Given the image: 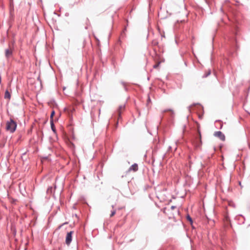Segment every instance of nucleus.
I'll list each match as a JSON object with an SVG mask.
<instances>
[{"label":"nucleus","instance_id":"obj_1","mask_svg":"<svg viewBox=\"0 0 250 250\" xmlns=\"http://www.w3.org/2000/svg\"><path fill=\"white\" fill-rule=\"evenodd\" d=\"M17 127V124L13 119L10 118L9 121L6 122V125L5 129L7 131H9L10 133H14Z\"/></svg>","mask_w":250,"mask_h":250},{"label":"nucleus","instance_id":"obj_2","mask_svg":"<svg viewBox=\"0 0 250 250\" xmlns=\"http://www.w3.org/2000/svg\"><path fill=\"white\" fill-rule=\"evenodd\" d=\"M197 136L195 137L192 142L196 149L199 148L202 145V143L201 140V133L200 130L199 129H197Z\"/></svg>","mask_w":250,"mask_h":250},{"label":"nucleus","instance_id":"obj_3","mask_svg":"<svg viewBox=\"0 0 250 250\" xmlns=\"http://www.w3.org/2000/svg\"><path fill=\"white\" fill-rule=\"evenodd\" d=\"M197 109L199 111L204 112L203 107L199 104H193L188 106V109L191 111L192 109Z\"/></svg>","mask_w":250,"mask_h":250},{"label":"nucleus","instance_id":"obj_4","mask_svg":"<svg viewBox=\"0 0 250 250\" xmlns=\"http://www.w3.org/2000/svg\"><path fill=\"white\" fill-rule=\"evenodd\" d=\"M73 231H70L67 233L66 237H65V244L69 246L72 242V234L73 233Z\"/></svg>","mask_w":250,"mask_h":250},{"label":"nucleus","instance_id":"obj_5","mask_svg":"<svg viewBox=\"0 0 250 250\" xmlns=\"http://www.w3.org/2000/svg\"><path fill=\"white\" fill-rule=\"evenodd\" d=\"M13 54V49L9 48L5 50V57L7 60H8Z\"/></svg>","mask_w":250,"mask_h":250},{"label":"nucleus","instance_id":"obj_6","mask_svg":"<svg viewBox=\"0 0 250 250\" xmlns=\"http://www.w3.org/2000/svg\"><path fill=\"white\" fill-rule=\"evenodd\" d=\"M214 136L219 138L222 141L225 140V135L220 131H215L214 133Z\"/></svg>","mask_w":250,"mask_h":250},{"label":"nucleus","instance_id":"obj_7","mask_svg":"<svg viewBox=\"0 0 250 250\" xmlns=\"http://www.w3.org/2000/svg\"><path fill=\"white\" fill-rule=\"evenodd\" d=\"M138 170V166L136 163H134L129 168H128L127 171L130 172L131 171H133L134 172H136Z\"/></svg>","mask_w":250,"mask_h":250},{"label":"nucleus","instance_id":"obj_8","mask_svg":"<svg viewBox=\"0 0 250 250\" xmlns=\"http://www.w3.org/2000/svg\"><path fill=\"white\" fill-rule=\"evenodd\" d=\"M125 104L121 105L119 106L118 110H117V114H118V119L119 120L122 118V112L121 110L123 109H125Z\"/></svg>","mask_w":250,"mask_h":250},{"label":"nucleus","instance_id":"obj_9","mask_svg":"<svg viewBox=\"0 0 250 250\" xmlns=\"http://www.w3.org/2000/svg\"><path fill=\"white\" fill-rule=\"evenodd\" d=\"M125 21L127 22V25L125 27L124 29L123 30L122 32L121 33L120 37V40L121 39H124L125 37V31H126L127 26H128V20L126 19Z\"/></svg>","mask_w":250,"mask_h":250},{"label":"nucleus","instance_id":"obj_10","mask_svg":"<svg viewBox=\"0 0 250 250\" xmlns=\"http://www.w3.org/2000/svg\"><path fill=\"white\" fill-rule=\"evenodd\" d=\"M216 127L221 129L222 128L223 124L221 120H216L215 121Z\"/></svg>","mask_w":250,"mask_h":250},{"label":"nucleus","instance_id":"obj_11","mask_svg":"<svg viewBox=\"0 0 250 250\" xmlns=\"http://www.w3.org/2000/svg\"><path fill=\"white\" fill-rule=\"evenodd\" d=\"M50 125H51V128L52 129V130L53 131V132L55 133V134H56V128H55V124L54 123V121L53 120H51L50 121Z\"/></svg>","mask_w":250,"mask_h":250},{"label":"nucleus","instance_id":"obj_12","mask_svg":"<svg viewBox=\"0 0 250 250\" xmlns=\"http://www.w3.org/2000/svg\"><path fill=\"white\" fill-rule=\"evenodd\" d=\"M167 111H170V118H173L174 117V112H173V111L172 109H167L164 110L163 112H166Z\"/></svg>","mask_w":250,"mask_h":250},{"label":"nucleus","instance_id":"obj_13","mask_svg":"<svg viewBox=\"0 0 250 250\" xmlns=\"http://www.w3.org/2000/svg\"><path fill=\"white\" fill-rule=\"evenodd\" d=\"M4 98L5 99H10L11 98V94L8 91V90H6L5 91V93H4Z\"/></svg>","mask_w":250,"mask_h":250},{"label":"nucleus","instance_id":"obj_14","mask_svg":"<svg viewBox=\"0 0 250 250\" xmlns=\"http://www.w3.org/2000/svg\"><path fill=\"white\" fill-rule=\"evenodd\" d=\"M186 219H187V221L190 223V225H192L193 223L192 219L188 214L187 215Z\"/></svg>","mask_w":250,"mask_h":250},{"label":"nucleus","instance_id":"obj_15","mask_svg":"<svg viewBox=\"0 0 250 250\" xmlns=\"http://www.w3.org/2000/svg\"><path fill=\"white\" fill-rule=\"evenodd\" d=\"M151 99H150V97L149 96V95H147V102H146V106L147 107H149L150 106V104H151Z\"/></svg>","mask_w":250,"mask_h":250},{"label":"nucleus","instance_id":"obj_16","mask_svg":"<svg viewBox=\"0 0 250 250\" xmlns=\"http://www.w3.org/2000/svg\"><path fill=\"white\" fill-rule=\"evenodd\" d=\"M9 3V6L10 7V8H12L13 10H14L13 0H10Z\"/></svg>","mask_w":250,"mask_h":250},{"label":"nucleus","instance_id":"obj_17","mask_svg":"<svg viewBox=\"0 0 250 250\" xmlns=\"http://www.w3.org/2000/svg\"><path fill=\"white\" fill-rule=\"evenodd\" d=\"M121 83L123 85L125 90V91H127L128 88H127V87L126 86V83L123 81H121Z\"/></svg>","mask_w":250,"mask_h":250},{"label":"nucleus","instance_id":"obj_18","mask_svg":"<svg viewBox=\"0 0 250 250\" xmlns=\"http://www.w3.org/2000/svg\"><path fill=\"white\" fill-rule=\"evenodd\" d=\"M233 47L235 48V49L236 50L237 48V45L236 42V40L235 38H234L233 39Z\"/></svg>","mask_w":250,"mask_h":250},{"label":"nucleus","instance_id":"obj_19","mask_svg":"<svg viewBox=\"0 0 250 250\" xmlns=\"http://www.w3.org/2000/svg\"><path fill=\"white\" fill-rule=\"evenodd\" d=\"M55 114V110H52L51 112V114H50V120H53V117L54 116Z\"/></svg>","mask_w":250,"mask_h":250},{"label":"nucleus","instance_id":"obj_20","mask_svg":"<svg viewBox=\"0 0 250 250\" xmlns=\"http://www.w3.org/2000/svg\"><path fill=\"white\" fill-rule=\"evenodd\" d=\"M116 209H113L111 211V213L110 214V217H113L116 213Z\"/></svg>","mask_w":250,"mask_h":250},{"label":"nucleus","instance_id":"obj_21","mask_svg":"<svg viewBox=\"0 0 250 250\" xmlns=\"http://www.w3.org/2000/svg\"><path fill=\"white\" fill-rule=\"evenodd\" d=\"M68 224V222H65V223H63V224H62L60 225V226H58V228H57V229H61L62 228V227L63 225H65V224Z\"/></svg>","mask_w":250,"mask_h":250},{"label":"nucleus","instance_id":"obj_22","mask_svg":"<svg viewBox=\"0 0 250 250\" xmlns=\"http://www.w3.org/2000/svg\"><path fill=\"white\" fill-rule=\"evenodd\" d=\"M192 156V155H189L188 156V160L189 163H190V164L192 163V162H191Z\"/></svg>","mask_w":250,"mask_h":250},{"label":"nucleus","instance_id":"obj_23","mask_svg":"<svg viewBox=\"0 0 250 250\" xmlns=\"http://www.w3.org/2000/svg\"><path fill=\"white\" fill-rule=\"evenodd\" d=\"M211 73V72L209 70L208 73H207L206 74H204V75L203 76V78H206V77H207Z\"/></svg>","mask_w":250,"mask_h":250},{"label":"nucleus","instance_id":"obj_24","mask_svg":"<svg viewBox=\"0 0 250 250\" xmlns=\"http://www.w3.org/2000/svg\"><path fill=\"white\" fill-rule=\"evenodd\" d=\"M14 10H12V8L10 7V14L11 16H12V13L13 12Z\"/></svg>","mask_w":250,"mask_h":250},{"label":"nucleus","instance_id":"obj_25","mask_svg":"<svg viewBox=\"0 0 250 250\" xmlns=\"http://www.w3.org/2000/svg\"><path fill=\"white\" fill-rule=\"evenodd\" d=\"M64 111H68V114H69V115H70V113H70V111H69L67 109V108L65 107V108H64Z\"/></svg>","mask_w":250,"mask_h":250},{"label":"nucleus","instance_id":"obj_26","mask_svg":"<svg viewBox=\"0 0 250 250\" xmlns=\"http://www.w3.org/2000/svg\"><path fill=\"white\" fill-rule=\"evenodd\" d=\"M176 208V206H172L171 207V209L172 210H173V209H175Z\"/></svg>","mask_w":250,"mask_h":250},{"label":"nucleus","instance_id":"obj_27","mask_svg":"<svg viewBox=\"0 0 250 250\" xmlns=\"http://www.w3.org/2000/svg\"><path fill=\"white\" fill-rule=\"evenodd\" d=\"M203 114L199 115V119H202L203 118Z\"/></svg>","mask_w":250,"mask_h":250},{"label":"nucleus","instance_id":"obj_28","mask_svg":"<svg viewBox=\"0 0 250 250\" xmlns=\"http://www.w3.org/2000/svg\"><path fill=\"white\" fill-rule=\"evenodd\" d=\"M26 152H24L22 154V155L21 156V158L23 159V156L26 154Z\"/></svg>","mask_w":250,"mask_h":250},{"label":"nucleus","instance_id":"obj_29","mask_svg":"<svg viewBox=\"0 0 250 250\" xmlns=\"http://www.w3.org/2000/svg\"><path fill=\"white\" fill-rule=\"evenodd\" d=\"M1 83V75L0 74V84Z\"/></svg>","mask_w":250,"mask_h":250},{"label":"nucleus","instance_id":"obj_30","mask_svg":"<svg viewBox=\"0 0 250 250\" xmlns=\"http://www.w3.org/2000/svg\"><path fill=\"white\" fill-rule=\"evenodd\" d=\"M111 207H112V208L113 209H114V207H115V205H112L111 206Z\"/></svg>","mask_w":250,"mask_h":250},{"label":"nucleus","instance_id":"obj_31","mask_svg":"<svg viewBox=\"0 0 250 250\" xmlns=\"http://www.w3.org/2000/svg\"><path fill=\"white\" fill-rule=\"evenodd\" d=\"M184 63H185V65L187 66V62L186 61H185Z\"/></svg>","mask_w":250,"mask_h":250},{"label":"nucleus","instance_id":"obj_32","mask_svg":"<svg viewBox=\"0 0 250 250\" xmlns=\"http://www.w3.org/2000/svg\"><path fill=\"white\" fill-rule=\"evenodd\" d=\"M69 15V14L68 13H65V16H68Z\"/></svg>","mask_w":250,"mask_h":250},{"label":"nucleus","instance_id":"obj_33","mask_svg":"<svg viewBox=\"0 0 250 250\" xmlns=\"http://www.w3.org/2000/svg\"><path fill=\"white\" fill-rule=\"evenodd\" d=\"M171 149V146H169L168 147V150H170Z\"/></svg>","mask_w":250,"mask_h":250},{"label":"nucleus","instance_id":"obj_34","mask_svg":"<svg viewBox=\"0 0 250 250\" xmlns=\"http://www.w3.org/2000/svg\"><path fill=\"white\" fill-rule=\"evenodd\" d=\"M158 44V42H155L154 43V45H156V44Z\"/></svg>","mask_w":250,"mask_h":250},{"label":"nucleus","instance_id":"obj_35","mask_svg":"<svg viewBox=\"0 0 250 250\" xmlns=\"http://www.w3.org/2000/svg\"><path fill=\"white\" fill-rule=\"evenodd\" d=\"M157 66V65H155L154 66V68H156Z\"/></svg>","mask_w":250,"mask_h":250},{"label":"nucleus","instance_id":"obj_36","mask_svg":"<svg viewBox=\"0 0 250 250\" xmlns=\"http://www.w3.org/2000/svg\"><path fill=\"white\" fill-rule=\"evenodd\" d=\"M118 125V122L117 121V123H116V125L117 126Z\"/></svg>","mask_w":250,"mask_h":250},{"label":"nucleus","instance_id":"obj_37","mask_svg":"<svg viewBox=\"0 0 250 250\" xmlns=\"http://www.w3.org/2000/svg\"><path fill=\"white\" fill-rule=\"evenodd\" d=\"M165 156V154H164V155H163V158H164Z\"/></svg>","mask_w":250,"mask_h":250},{"label":"nucleus","instance_id":"obj_38","mask_svg":"<svg viewBox=\"0 0 250 250\" xmlns=\"http://www.w3.org/2000/svg\"><path fill=\"white\" fill-rule=\"evenodd\" d=\"M239 185L241 186V182H239Z\"/></svg>","mask_w":250,"mask_h":250}]
</instances>
